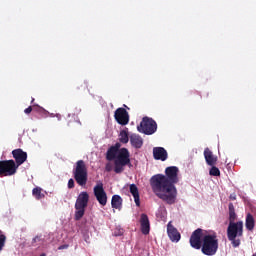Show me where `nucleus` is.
Here are the masks:
<instances>
[{"label": "nucleus", "instance_id": "cd10ccee", "mask_svg": "<svg viewBox=\"0 0 256 256\" xmlns=\"http://www.w3.org/2000/svg\"><path fill=\"white\" fill-rule=\"evenodd\" d=\"M38 241H41V236H36L32 239V245H35Z\"/></svg>", "mask_w": 256, "mask_h": 256}, {"label": "nucleus", "instance_id": "dca6fc26", "mask_svg": "<svg viewBox=\"0 0 256 256\" xmlns=\"http://www.w3.org/2000/svg\"><path fill=\"white\" fill-rule=\"evenodd\" d=\"M204 159L210 167L217 165V156L213 155V151L209 148L204 149Z\"/></svg>", "mask_w": 256, "mask_h": 256}, {"label": "nucleus", "instance_id": "72a5a7b5", "mask_svg": "<svg viewBox=\"0 0 256 256\" xmlns=\"http://www.w3.org/2000/svg\"><path fill=\"white\" fill-rule=\"evenodd\" d=\"M41 256H45V254H42Z\"/></svg>", "mask_w": 256, "mask_h": 256}, {"label": "nucleus", "instance_id": "ddd939ff", "mask_svg": "<svg viewBox=\"0 0 256 256\" xmlns=\"http://www.w3.org/2000/svg\"><path fill=\"white\" fill-rule=\"evenodd\" d=\"M167 233H168L169 239L173 243H179V241H181V233H179L177 228H175L174 225L171 224V222H169L167 225Z\"/></svg>", "mask_w": 256, "mask_h": 256}, {"label": "nucleus", "instance_id": "aec40b11", "mask_svg": "<svg viewBox=\"0 0 256 256\" xmlns=\"http://www.w3.org/2000/svg\"><path fill=\"white\" fill-rule=\"evenodd\" d=\"M245 225L248 231H253V229H255V218H253V215H251V213H248L246 215Z\"/></svg>", "mask_w": 256, "mask_h": 256}, {"label": "nucleus", "instance_id": "2f4dec72", "mask_svg": "<svg viewBox=\"0 0 256 256\" xmlns=\"http://www.w3.org/2000/svg\"><path fill=\"white\" fill-rule=\"evenodd\" d=\"M230 199H231L232 201H235V199H237V197H235V196H233V195H230Z\"/></svg>", "mask_w": 256, "mask_h": 256}, {"label": "nucleus", "instance_id": "a878e982", "mask_svg": "<svg viewBox=\"0 0 256 256\" xmlns=\"http://www.w3.org/2000/svg\"><path fill=\"white\" fill-rule=\"evenodd\" d=\"M33 111H37L38 113H41L45 111L43 107H40L39 105H33Z\"/></svg>", "mask_w": 256, "mask_h": 256}, {"label": "nucleus", "instance_id": "f8f14e48", "mask_svg": "<svg viewBox=\"0 0 256 256\" xmlns=\"http://www.w3.org/2000/svg\"><path fill=\"white\" fill-rule=\"evenodd\" d=\"M12 157L15 160L14 163L16 167H21L25 161H27V152L23 151V149L18 148L12 151Z\"/></svg>", "mask_w": 256, "mask_h": 256}, {"label": "nucleus", "instance_id": "6e6552de", "mask_svg": "<svg viewBox=\"0 0 256 256\" xmlns=\"http://www.w3.org/2000/svg\"><path fill=\"white\" fill-rule=\"evenodd\" d=\"M17 165L15 160H1L0 161V177H11L17 173Z\"/></svg>", "mask_w": 256, "mask_h": 256}, {"label": "nucleus", "instance_id": "7ed1b4c3", "mask_svg": "<svg viewBox=\"0 0 256 256\" xmlns=\"http://www.w3.org/2000/svg\"><path fill=\"white\" fill-rule=\"evenodd\" d=\"M229 225L227 228V237L230 240L232 247L237 248L241 245V239L237 237H243V221L237 220V213H235V206L233 203H229Z\"/></svg>", "mask_w": 256, "mask_h": 256}, {"label": "nucleus", "instance_id": "473e14b6", "mask_svg": "<svg viewBox=\"0 0 256 256\" xmlns=\"http://www.w3.org/2000/svg\"><path fill=\"white\" fill-rule=\"evenodd\" d=\"M34 101H35V98H32L31 103H34Z\"/></svg>", "mask_w": 256, "mask_h": 256}, {"label": "nucleus", "instance_id": "f257e3e1", "mask_svg": "<svg viewBox=\"0 0 256 256\" xmlns=\"http://www.w3.org/2000/svg\"><path fill=\"white\" fill-rule=\"evenodd\" d=\"M179 183V168L169 166L164 174H156L150 178V187L158 199L168 205H173L177 201V185Z\"/></svg>", "mask_w": 256, "mask_h": 256}, {"label": "nucleus", "instance_id": "423d86ee", "mask_svg": "<svg viewBox=\"0 0 256 256\" xmlns=\"http://www.w3.org/2000/svg\"><path fill=\"white\" fill-rule=\"evenodd\" d=\"M87 205H89V193L81 192L75 203V221H81L83 216L85 215V209H87Z\"/></svg>", "mask_w": 256, "mask_h": 256}, {"label": "nucleus", "instance_id": "c756f323", "mask_svg": "<svg viewBox=\"0 0 256 256\" xmlns=\"http://www.w3.org/2000/svg\"><path fill=\"white\" fill-rule=\"evenodd\" d=\"M105 170L109 173L113 170V167L111 166V164H106Z\"/></svg>", "mask_w": 256, "mask_h": 256}, {"label": "nucleus", "instance_id": "4468645a", "mask_svg": "<svg viewBox=\"0 0 256 256\" xmlns=\"http://www.w3.org/2000/svg\"><path fill=\"white\" fill-rule=\"evenodd\" d=\"M140 229L143 235H149L151 231V223L149 222V216L143 213L140 215Z\"/></svg>", "mask_w": 256, "mask_h": 256}, {"label": "nucleus", "instance_id": "9d476101", "mask_svg": "<svg viewBox=\"0 0 256 256\" xmlns=\"http://www.w3.org/2000/svg\"><path fill=\"white\" fill-rule=\"evenodd\" d=\"M203 229H196L190 236V245L193 249H201L203 245Z\"/></svg>", "mask_w": 256, "mask_h": 256}, {"label": "nucleus", "instance_id": "2eb2a0df", "mask_svg": "<svg viewBox=\"0 0 256 256\" xmlns=\"http://www.w3.org/2000/svg\"><path fill=\"white\" fill-rule=\"evenodd\" d=\"M153 158L155 161H167L169 158V153L163 147H154L153 148Z\"/></svg>", "mask_w": 256, "mask_h": 256}, {"label": "nucleus", "instance_id": "b1692460", "mask_svg": "<svg viewBox=\"0 0 256 256\" xmlns=\"http://www.w3.org/2000/svg\"><path fill=\"white\" fill-rule=\"evenodd\" d=\"M5 241H7V237L3 234L0 235V251L5 247Z\"/></svg>", "mask_w": 256, "mask_h": 256}, {"label": "nucleus", "instance_id": "0eeeda50", "mask_svg": "<svg viewBox=\"0 0 256 256\" xmlns=\"http://www.w3.org/2000/svg\"><path fill=\"white\" fill-rule=\"evenodd\" d=\"M137 129L144 135H153L157 131V122L153 118L144 117Z\"/></svg>", "mask_w": 256, "mask_h": 256}, {"label": "nucleus", "instance_id": "f3484780", "mask_svg": "<svg viewBox=\"0 0 256 256\" xmlns=\"http://www.w3.org/2000/svg\"><path fill=\"white\" fill-rule=\"evenodd\" d=\"M130 143L134 149H141L143 147V138L138 134L130 136Z\"/></svg>", "mask_w": 256, "mask_h": 256}, {"label": "nucleus", "instance_id": "20e7f679", "mask_svg": "<svg viewBox=\"0 0 256 256\" xmlns=\"http://www.w3.org/2000/svg\"><path fill=\"white\" fill-rule=\"evenodd\" d=\"M219 249V239L217 233L207 234L202 238L201 251L204 255L213 256Z\"/></svg>", "mask_w": 256, "mask_h": 256}, {"label": "nucleus", "instance_id": "c85d7f7f", "mask_svg": "<svg viewBox=\"0 0 256 256\" xmlns=\"http://www.w3.org/2000/svg\"><path fill=\"white\" fill-rule=\"evenodd\" d=\"M31 111H33V106H29L28 108H26L24 110V113H26V115H29V113H31Z\"/></svg>", "mask_w": 256, "mask_h": 256}, {"label": "nucleus", "instance_id": "a211bd4d", "mask_svg": "<svg viewBox=\"0 0 256 256\" xmlns=\"http://www.w3.org/2000/svg\"><path fill=\"white\" fill-rule=\"evenodd\" d=\"M111 207L112 209H117L118 211H121V209H123V198H121L117 194L113 195L111 199Z\"/></svg>", "mask_w": 256, "mask_h": 256}, {"label": "nucleus", "instance_id": "393cba45", "mask_svg": "<svg viewBox=\"0 0 256 256\" xmlns=\"http://www.w3.org/2000/svg\"><path fill=\"white\" fill-rule=\"evenodd\" d=\"M75 188V180L73 178H70L68 180V189H74Z\"/></svg>", "mask_w": 256, "mask_h": 256}, {"label": "nucleus", "instance_id": "bb28decb", "mask_svg": "<svg viewBox=\"0 0 256 256\" xmlns=\"http://www.w3.org/2000/svg\"><path fill=\"white\" fill-rule=\"evenodd\" d=\"M112 149H115L116 151H121V143L117 142L115 145L111 146Z\"/></svg>", "mask_w": 256, "mask_h": 256}, {"label": "nucleus", "instance_id": "1a4fd4ad", "mask_svg": "<svg viewBox=\"0 0 256 256\" xmlns=\"http://www.w3.org/2000/svg\"><path fill=\"white\" fill-rule=\"evenodd\" d=\"M93 191L98 203H100L102 207H105V205H107V192H105L103 182H98L97 185L94 186Z\"/></svg>", "mask_w": 256, "mask_h": 256}, {"label": "nucleus", "instance_id": "f03ea898", "mask_svg": "<svg viewBox=\"0 0 256 256\" xmlns=\"http://www.w3.org/2000/svg\"><path fill=\"white\" fill-rule=\"evenodd\" d=\"M107 161H114V173L117 175L125 171V167H133L131 164V153L127 148H121L120 151L110 147L106 152Z\"/></svg>", "mask_w": 256, "mask_h": 256}, {"label": "nucleus", "instance_id": "412c9836", "mask_svg": "<svg viewBox=\"0 0 256 256\" xmlns=\"http://www.w3.org/2000/svg\"><path fill=\"white\" fill-rule=\"evenodd\" d=\"M119 141L120 143H123V144L129 143V131L127 128L120 132Z\"/></svg>", "mask_w": 256, "mask_h": 256}, {"label": "nucleus", "instance_id": "5701e85b", "mask_svg": "<svg viewBox=\"0 0 256 256\" xmlns=\"http://www.w3.org/2000/svg\"><path fill=\"white\" fill-rule=\"evenodd\" d=\"M209 175H211L212 177H221V171L219 170V168L213 165L209 170Z\"/></svg>", "mask_w": 256, "mask_h": 256}, {"label": "nucleus", "instance_id": "9b49d317", "mask_svg": "<svg viewBox=\"0 0 256 256\" xmlns=\"http://www.w3.org/2000/svg\"><path fill=\"white\" fill-rule=\"evenodd\" d=\"M115 121L119 125H128L129 124V112L125 108H118L114 113Z\"/></svg>", "mask_w": 256, "mask_h": 256}, {"label": "nucleus", "instance_id": "4be33fe9", "mask_svg": "<svg viewBox=\"0 0 256 256\" xmlns=\"http://www.w3.org/2000/svg\"><path fill=\"white\" fill-rule=\"evenodd\" d=\"M43 189L41 187H36L32 190V195L37 199V201L45 198V194L42 193Z\"/></svg>", "mask_w": 256, "mask_h": 256}, {"label": "nucleus", "instance_id": "39448f33", "mask_svg": "<svg viewBox=\"0 0 256 256\" xmlns=\"http://www.w3.org/2000/svg\"><path fill=\"white\" fill-rule=\"evenodd\" d=\"M73 177L80 187H85L87 185L88 171L87 164H85V161L78 160L76 162V166L73 169Z\"/></svg>", "mask_w": 256, "mask_h": 256}, {"label": "nucleus", "instance_id": "6ab92c4d", "mask_svg": "<svg viewBox=\"0 0 256 256\" xmlns=\"http://www.w3.org/2000/svg\"><path fill=\"white\" fill-rule=\"evenodd\" d=\"M130 193L134 197V202L136 203V207H141L139 188H137V185L135 184L130 185Z\"/></svg>", "mask_w": 256, "mask_h": 256}, {"label": "nucleus", "instance_id": "7c9ffc66", "mask_svg": "<svg viewBox=\"0 0 256 256\" xmlns=\"http://www.w3.org/2000/svg\"><path fill=\"white\" fill-rule=\"evenodd\" d=\"M59 251H62L63 249H69V245L68 244H64L58 247Z\"/></svg>", "mask_w": 256, "mask_h": 256}, {"label": "nucleus", "instance_id": "f704fd0d", "mask_svg": "<svg viewBox=\"0 0 256 256\" xmlns=\"http://www.w3.org/2000/svg\"><path fill=\"white\" fill-rule=\"evenodd\" d=\"M252 256H256V253L254 255H252Z\"/></svg>", "mask_w": 256, "mask_h": 256}]
</instances>
